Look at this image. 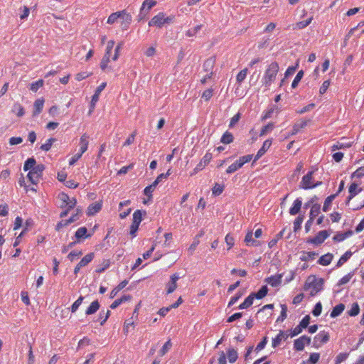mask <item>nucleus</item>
I'll use <instances>...</instances> for the list:
<instances>
[{
  "label": "nucleus",
  "instance_id": "nucleus-1",
  "mask_svg": "<svg viewBox=\"0 0 364 364\" xmlns=\"http://www.w3.org/2000/svg\"><path fill=\"white\" fill-rule=\"evenodd\" d=\"M323 279L316 278L315 276L309 277L305 284L304 289L309 291L310 295L314 296L323 289Z\"/></svg>",
  "mask_w": 364,
  "mask_h": 364
},
{
  "label": "nucleus",
  "instance_id": "nucleus-2",
  "mask_svg": "<svg viewBox=\"0 0 364 364\" xmlns=\"http://www.w3.org/2000/svg\"><path fill=\"white\" fill-rule=\"evenodd\" d=\"M279 70V64L277 62H272L268 65L262 77V83L266 87H269L274 82Z\"/></svg>",
  "mask_w": 364,
  "mask_h": 364
},
{
  "label": "nucleus",
  "instance_id": "nucleus-3",
  "mask_svg": "<svg viewBox=\"0 0 364 364\" xmlns=\"http://www.w3.org/2000/svg\"><path fill=\"white\" fill-rule=\"evenodd\" d=\"M173 18L174 16H173L166 17V14L164 12H159L149 21V26L161 28L165 23H168L171 22L173 20Z\"/></svg>",
  "mask_w": 364,
  "mask_h": 364
},
{
  "label": "nucleus",
  "instance_id": "nucleus-4",
  "mask_svg": "<svg viewBox=\"0 0 364 364\" xmlns=\"http://www.w3.org/2000/svg\"><path fill=\"white\" fill-rule=\"evenodd\" d=\"M252 157V154H248L240 157L237 160H236L234 163L228 167L226 169V173L230 174L237 171L238 169L242 168L245 164L250 162Z\"/></svg>",
  "mask_w": 364,
  "mask_h": 364
},
{
  "label": "nucleus",
  "instance_id": "nucleus-5",
  "mask_svg": "<svg viewBox=\"0 0 364 364\" xmlns=\"http://www.w3.org/2000/svg\"><path fill=\"white\" fill-rule=\"evenodd\" d=\"M314 173V171H309L306 175H304L302 177L301 181L300 182V184H299L300 188L304 189V190L311 189V188L318 186L321 183V182L314 183V178H313Z\"/></svg>",
  "mask_w": 364,
  "mask_h": 364
},
{
  "label": "nucleus",
  "instance_id": "nucleus-6",
  "mask_svg": "<svg viewBox=\"0 0 364 364\" xmlns=\"http://www.w3.org/2000/svg\"><path fill=\"white\" fill-rule=\"evenodd\" d=\"M45 167L43 164H38L35 168L30 170L27 177L33 184H37L42 176Z\"/></svg>",
  "mask_w": 364,
  "mask_h": 364
},
{
  "label": "nucleus",
  "instance_id": "nucleus-7",
  "mask_svg": "<svg viewBox=\"0 0 364 364\" xmlns=\"http://www.w3.org/2000/svg\"><path fill=\"white\" fill-rule=\"evenodd\" d=\"M213 159V155L210 152L208 151L201 159L200 162L196 165L193 170L190 173V176H194L199 171L203 170L205 167Z\"/></svg>",
  "mask_w": 364,
  "mask_h": 364
},
{
  "label": "nucleus",
  "instance_id": "nucleus-8",
  "mask_svg": "<svg viewBox=\"0 0 364 364\" xmlns=\"http://www.w3.org/2000/svg\"><path fill=\"white\" fill-rule=\"evenodd\" d=\"M156 1L154 0H144L140 9L139 14V21L142 20L148 14L149 10L156 6Z\"/></svg>",
  "mask_w": 364,
  "mask_h": 364
},
{
  "label": "nucleus",
  "instance_id": "nucleus-9",
  "mask_svg": "<svg viewBox=\"0 0 364 364\" xmlns=\"http://www.w3.org/2000/svg\"><path fill=\"white\" fill-rule=\"evenodd\" d=\"M329 235L330 234L327 230H321L318 232L314 237L308 239L307 243L319 245L322 244Z\"/></svg>",
  "mask_w": 364,
  "mask_h": 364
},
{
  "label": "nucleus",
  "instance_id": "nucleus-10",
  "mask_svg": "<svg viewBox=\"0 0 364 364\" xmlns=\"http://www.w3.org/2000/svg\"><path fill=\"white\" fill-rule=\"evenodd\" d=\"M311 339L306 336H302L294 341V348L297 351H301L304 349L305 345H309Z\"/></svg>",
  "mask_w": 364,
  "mask_h": 364
},
{
  "label": "nucleus",
  "instance_id": "nucleus-11",
  "mask_svg": "<svg viewBox=\"0 0 364 364\" xmlns=\"http://www.w3.org/2000/svg\"><path fill=\"white\" fill-rule=\"evenodd\" d=\"M314 344L316 348H318L321 344H324L329 341V333L325 331H320L314 337Z\"/></svg>",
  "mask_w": 364,
  "mask_h": 364
},
{
  "label": "nucleus",
  "instance_id": "nucleus-12",
  "mask_svg": "<svg viewBox=\"0 0 364 364\" xmlns=\"http://www.w3.org/2000/svg\"><path fill=\"white\" fill-rule=\"evenodd\" d=\"M180 279L178 273H174L170 277V281L166 284V293L170 294L177 288V281Z\"/></svg>",
  "mask_w": 364,
  "mask_h": 364
},
{
  "label": "nucleus",
  "instance_id": "nucleus-13",
  "mask_svg": "<svg viewBox=\"0 0 364 364\" xmlns=\"http://www.w3.org/2000/svg\"><path fill=\"white\" fill-rule=\"evenodd\" d=\"M119 20L122 28L127 30L132 23V17L130 14L127 13L125 10H122L121 11Z\"/></svg>",
  "mask_w": 364,
  "mask_h": 364
},
{
  "label": "nucleus",
  "instance_id": "nucleus-14",
  "mask_svg": "<svg viewBox=\"0 0 364 364\" xmlns=\"http://www.w3.org/2000/svg\"><path fill=\"white\" fill-rule=\"evenodd\" d=\"M272 143V139H267L263 142L262 147L258 150L255 156L254 162L260 159L267 152V151L270 148Z\"/></svg>",
  "mask_w": 364,
  "mask_h": 364
},
{
  "label": "nucleus",
  "instance_id": "nucleus-15",
  "mask_svg": "<svg viewBox=\"0 0 364 364\" xmlns=\"http://www.w3.org/2000/svg\"><path fill=\"white\" fill-rule=\"evenodd\" d=\"M106 85H107L106 82H102L97 87V89L95 92V94L92 97V100H91V102H90V107H92V109L95 108L96 103L99 100L100 93L105 88Z\"/></svg>",
  "mask_w": 364,
  "mask_h": 364
},
{
  "label": "nucleus",
  "instance_id": "nucleus-16",
  "mask_svg": "<svg viewBox=\"0 0 364 364\" xmlns=\"http://www.w3.org/2000/svg\"><path fill=\"white\" fill-rule=\"evenodd\" d=\"M89 139L90 136L87 134H83L80 138V149L79 152L82 154L87 150L88 144H89Z\"/></svg>",
  "mask_w": 364,
  "mask_h": 364
},
{
  "label": "nucleus",
  "instance_id": "nucleus-17",
  "mask_svg": "<svg viewBox=\"0 0 364 364\" xmlns=\"http://www.w3.org/2000/svg\"><path fill=\"white\" fill-rule=\"evenodd\" d=\"M362 188H358V186L355 183H352L349 188H348V192L349 196L347 198V203L350 202V200H352L358 193L361 192Z\"/></svg>",
  "mask_w": 364,
  "mask_h": 364
},
{
  "label": "nucleus",
  "instance_id": "nucleus-18",
  "mask_svg": "<svg viewBox=\"0 0 364 364\" xmlns=\"http://www.w3.org/2000/svg\"><path fill=\"white\" fill-rule=\"evenodd\" d=\"M282 274L272 275L265 279V282L273 287H278L282 283Z\"/></svg>",
  "mask_w": 364,
  "mask_h": 364
},
{
  "label": "nucleus",
  "instance_id": "nucleus-19",
  "mask_svg": "<svg viewBox=\"0 0 364 364\" xmlns=\"http://www.w3.org/2000/svg\"><path fill=\"white\" fill-rule=\"evenodd\" d=\"M307 123L308 122L304 119H301L300 121L295 123L293 126V129L291 133L288 135V136L296 134L307 125Z\"/></svg>",
  "mask_w": 364,
  "mask_h": 364
},
{
  "label": "nucleus",
  "instance_id": "nucleus-20",
  "mask_svg": "<svg viewBox=\"0 0 364 364\" xmlns=\"http://www.w3.org/2000/svg\"><path fill=\"white\" fill-rule=\"evenodd\" d=\"M75 237L79 242L81 239H86L91 237V234H87V229L85 227L79 228L75 232Z\"/></svg>",
  "mask_w": 364,
  "mask_h": 364
},
{
  "label": "nucleus",
  "instance_id": "nucleus-21",
  "mask_svg": "<svg viewBox=\"0 0 364 364\" xmlns=\"http://www.w3.org/2000/svg\"><path fill=\"white\" fill-rule=\"evenodd\" d=\"M102 209V203L101 202H95L90 204L87 210V215H94L97 213H98Z\"/></svg>",
  "mask_w": 364,
  "mask_h": 364
},
{
  "label": "nucleus",
  "instance_id": "nucleus-22",
  "mask_svg": "<svg viewBox=\"0 0 364 364\" xmlns=\"http://www.w3.org/2000/svg\"><path fill=\"white\" fill-rule=\"evenodd\" d=\"M353 235V231L348 230L345 232H337L333 237V240L336 242H340Z\"/></svg>",
  "mask_w": 364,
  "mask_h": 364
},
{
  "label": "nucleus",
  "instance_id": "nucleus-23",
  "mask_svg": "<svg viewBox=\"0 0 364 364\" xmlns=\"http://www.w3.org/2000/svg\"><path fill=\"white\" fill-rule=\"evenodd\" d=\"M302 205V201L301 198H296L294 203L292 206L289 209V213L291 215H295L298 214L301 210Z\"/></svg>",
  "mask_w": 364,
  "mask_h": 364
},
{
  "label": "nucleus",
  "instance_id": "nucleus-24",
  "mask_svg": "<svg viewBox=\"0 0 364 364\" xmlns=\"http://www.w3.org/2000/svg\"><path fill=\"white\" fill-rule=\"evenodd\" d=\"M45 100L43 98L37 99L34 102V110L33 112V116L38 115L43 110Z\"/></svg>",
  "mask_w": 364,
  "mask_h": 364
},
{
  "label": "nucleus",
  "instance_id": "nucleus-25",
  "mask_svg": "<svg viewBox=\"0 0 364 364\" xmlns=\"http://www.w3.org/2000/svg\"><path fill=\"white\" fill-rule=\"evenodd\" d=\"M333 258V254L328 252L320 257L317 262L322 266H327L331 264Z\"/></svg>",
  "mask_w": 364,
  "mask_h": 364
},
{
  "label": "nucleus",
  "instance_id": "nucleus-26",
  "mask_svg": "<svg viewBox=\"0 0 364 364\" xmlns=\"http://www.w3.org/2000/svg\"><path fill=\"white\" fill-rule=\"evenodd\" d=\"M288 335H286L282 331H280L279 333L277 335L275 338L272 339V346L273 348H276L279 346L281 341L283 339H287L288 338Z\"/></svg>",
  "mask_w": 364,
  "mask_h": 364
},
{
  "label": "nucleus",
  "instance_id": "nucleus-27",
  "mask_svg": "<svg viewBox=\"0 0 364 364\" xmlns=\"http://www.w3.org/2000/svg\"><path fill=\"white\" fill-rule=\"evenodd\" d=\"M11 112L15 114L17 117H21L25 114V109L21 104L16 102L13 105Z\"/></svg>",
  "mask_w": 364,
  "mask_h": 364
},
{
  "label": "nucleus",
  "instance_id": "nucleus-28",
  "mask_svg": "<svg viewBox=\"0 0 364 364\" xmlns=\"http://www.w3.org/2000/svg\"><path fill=\"white\" fill-rule=\"evenodd\" d=\"M345 309V305L343 304H339L333 307L331 311L330 316L331 318H336L341 315Z\"/></svg>",
  "mask_w": 364,
  "mask_h": 364
},
{
  "label": "nucleus",
  "instance_id": "nucleus-29",
  "mask_svg": "<svg viewBox=\"0 0 364 364\" xmlns=\"http://www.w3.org/2000/svg\"><path fill=\"white\" fill-rule=\"evenodd\" d=\"M100 303L98 302V301H92L90 305L89 306V307L86 309L85 311V314L86 315H91V314H95V312H97L98 311V309H100Z\"/></svg>",
  "mask_w": 364,
  "mask_h": 364
},
{
  "label": "nucleus",
  "instance_id": "nucleus-30",
  "mask_svg": "<svg viewBox=\"0 0 364 364\" xmlns=\"http://www.w3.org/2000/svg\"><path fill=\"white\" fill-rule=\"evenodd\" d=\"M94 257H95V254L93 252L87 254L79 262V263H78L79 266L81 267H85L94 259Z\"/></svg>",
  "mask_w": 364,
  "mask_h": 364
},
{
  "label": "nucleus",
  "instance_id": "nucleus-31",
  "mask_svg": "<svg viewBox=\"0 0 364 364\" xmlns=\"http://www.w3.org/2000/svg\"><path fill=\"white\" fill-rule=\"evenodd\" d=\"M268 293V288L267 286H262L257 293H251L253 295L254 299H262Z\"/></svg>",
  "mask_w": 364,
  "mask_h": 364
},
{
  "label": "nucleus",
  "instance_id": "nucleus-32",
  "mask_svg": "<svg viewBox=\"0 0 364 364\" xmlns=\"http://www.w3.org/2000/svg\"><path fill=\"white\" fill-rule=\"evenodd\" d=\"M353 253L351 251H346L338 259L336 264L337 267H341L345 262H346L352 256Z\"/></svg>",
  "mask_w": 364,
  "mask_h": 364
},
{
  "label": "nucleus",
  "instance_id": "nucleus-33",
  "mask_svg": "<svg viewBox=\"0 0 364 364\" xmlns=\"http://www.w3.org/2000/svg\"><path fill=\"white\" fill-rule=\"evenodd\" d=\"M318 255V253L316 252H303L302 255L300 257L301 261H311L314 259V258Z\"/></svg>",
  "mask_w": 364,
  "mask_h": 364
},
{
  "label": "nucleus",
  "instance_id": "nucleus-34",
  "mask_svg": "<svg viewBox=\"0 0 364 364\" xmlns=\"http://www.w3.org/2000/svg\"><path fill=\"white\" fill-rule=\"evenodd\" d=\"M321 205L318 203L314 204L311 206L310 213H309V219L314 220V218L318 215L320 213Z\"/></svg>",
  "mask_w": 364,
  "mask_h": 364
},
{
  "label": "nucleus",
  "instance_id": "nucleus-35",
  "mask_svg": "<svg viewBox=\"0 0 364 364\" xmlns=\"http://www.w3.org/2000/svg\"><path fill=\"white\" fill-rule=\"evenodd\" d=\"M254 297H253V295H252L251 294L245 299V301L240 304V306H238V308L240 309H247L249 308L250 306H252V304H253V301H254Z\"/></svg>",
  "mask_w": 364,
  "mask_h": 364
},
{
  "label": "nucleus",
  "instance_id": "nucleus-36",
  "mask_svg": "<svg viewBox=\"0 0 364 364\" xmlns=\"http://www.w3.org/2000/svg\"><path fill=\"white\" fill-rule=\"evenodd\" d=\"M227 357L229 363H233L238 358L237 352L233 348H229L227 350Z\"/></svg>",
  "mask_w": 364,
  "mask_h": 364
},
{
  "label": "nucleus",
  "instance_id": "nucleus-37",
  "mask_svg": "<svg viewBox=\"0 0 364 364\" xmlns=\"http://www.w3.org/2000/svg\"><path fill=\"white\" fill-rule=\"evenodd\" d=\"M233 139L234 137L232 134L227 131L223 134L220 141L223 144H229L233 141Z\"/></svg>",
  "mask_w": 364,
  "mask_h": 364
},
{
  "label": "nucleus",
  "instance_id": "nucleus-38",
  "mask_svg": "<svg viewBox=\"0 0 364 364\" xmlns=\"http://www.w3.org/2000/svg\"><path fill=\"white\" fill-rule=\"evenodd\" d=\"M337 196V194H332L329 196H328L324 201L323 205V210L324 212H327L329 210V208L331 205L332 201L336 198Z\"/></svg>",
  "mask_w": 364,
  "mask_h": 364
},
{
  "label": "nucleus",
  "instance_id": "nucleus-39",
  "mask_svg": "<svg viewBox=\"0 0 364 364\" xmlns=\"http://www.w3.org/2000/svg\"><path fill=\"white\" fill-rule=\"evenodd\" d=\"M36 161L35 160V159L33 158H29L28 159L25 163H24V165H23V170L25 171H30L31 169H33V168H35L37 165H36Z\"/></svg>",
  "mask_w": 364,
  "mask_h": 364
},
{
  "label": "nucleus",
  "instance_id": "nucleus-40",
  "mask_svg": "<svg viewBox=\"0 0 364 364\" xmlns=\"http://www.w3.org/2000/svg\"><path fill=\"white\" fill-rule=\"evenodd\" d=\"M247 73H248L247 68H244L242 70H240L236 76L237 83L240 85L246 78Z\"/></svg>",
  "mask_w": 364,
  "mask_h": 364
},
{
  "label": "nucleus",
  "instance_id": "nucleus-41",
  "mask_svg": "<svg viewBox=\"0 0 364 364\" xmlns=\"http://www.w3.org/2000/svg\"><path fill=\"white\" fill-rule=\"evenodd\" d=\"M351 146H352V143L351 142L343 143V142L338 141V142H336V144H334L331 146V150L333 151H334L338 150V149L349 148Z\"/></svg>",
  "mask_w": 364,
  "mask_h": 364
},
{
  "label": "nucleus",
  "instance_id": "nucleus-42",
  "mask_svg": "<svg viewBox=\"0 0 364 364\" xmlns=\"http://www.w3.org/2000/svg\"><path fill=\"white\" fill-rule=\"evenodd\" d=\"M110 266L109 259H103L102 263L96 268L97 273H102Z\"/></svg>",
  "mask_w": 364,
  "mask_h": 364
},
{
  "label": "nucleus",
  "instance_id": "nucleus-43",
  "mask_svg": "<svg viewBox=\"0 0 364 364\" xmlns=\"http://www.w3.org/2000/svg\"><path fill=\"white\" fill-rule=\"evenodd\" d=\"M312 19H313V17H310L306 21L297 22L294 26V29H303V28H306L307 26H309L311 23Z\"/></svg>",
  "mask_w": 364,
  "mask_h": 364
},
{
  "label": "nucleus",
  "instance_id": "nucleus-44",
  "mask_svg": "<svg viewBox=\"0 0 364 364\" xmlns=\"http://www.w3.org/2000/svg\"><path fill=\"white\" fill-rule=\"evenodd\" d=\"M121 11L111 14L107 21L108 24H113L119 20Z\"/></svg>",
  "mask_w": 364,
  "mask_h": 364
},
{
  "label": "nucleus",
  "instance_id": "nucleus-45",
  "mask_svg": "<svg viewBox=\"0 0 364 364\" xmlns=\"http://www.w3.org/2000/svg\"><path fill=\"white\" fill-rule=\"evenodd\" d=\"M353 275H354V272H350L348 273L347 274H346L345 276H343L338 282V286H342V285H344V284H347L348 282H349L350 280L353 277Z\"/></svg>",
  "mask_w": 364,
  "mask_h": 364
},
{
  "label": "nucleus",
  "instance_id": "nucleus-46",
  "mask_svg": "<svg viewBox=\"0 0 364 364\" xmlns=\"http://www.w3.org/2000/svg\"><path fill=\"white\" fill-rule=\"evenodd\" d=\"M56 141L55 138H50L47 139L45 144H43L40 149L44 151H48L53 145V144Z\"/></svg>",
  "mask_w": 364,
  "mask_h": 364
},
{
  "label": "nucleus",
  "instance_id": "nucleus-47",
  "mask_svg": "<svg viewBox=\"0 0 364 364\" xmlns=\"http://www.w3.org/2000/svg\"><path fill=\"white\" fill-rule=\"evenodd\" d=\"M253 233L252 231H248L245 237V242L247 246L256 245V242L252 238Z\"/></svg>",
  "mask_w": 364,
  "mask_h": 364
},
{
  "label": "nucleus",
  "instance_id": "nucleus-48",
  "mask_svg": "<svg viewBox=\"0 0 364 364\" xmlns=\"http://www.w3.org/2000/svg\"><path fill=\"white\" fill-rule=\"evenodd\" d=\"M202 25H198L194 28H190L186 32V36L187 37H193L200 31Z\"/></svg>",
  "mask_w": 364,
  "mask_h": 364
},
{
  "label": "nucleus",
  "instance_id": "nucleus-49",
  "mask_svg": "<svg viewBox=\"0 0 364 364\" xmlns=\"http://www.w3.org/2000/svg\"><path fill=\"white\" fill-rule=\"evenodd\" d=\"M274 127V124L272 122H270L267 124V125L264 126L259 133V136H264L268 132H270Z\"/></svg>",
  "mask_w": 364,
  "mask_h": 364
},
{
  "label": "nucleus",
  "instance_id": "nucleus-50",
  "mask_svg": "<svg viewBox=\"0 0 364 364\" xmlns=\"http://www.w3.org/2000/svg\"><path fill=\"white\" fill-rule=\"evenodd\" d=\"M172 343L171 342V340H168L162 346L161 350H159V355L160 356L164 355L171 348Z\"/></svg>",
  "mask_w": 364,
  "mask_h": 364
},
{
  "label": "nucleus",
  "instance_id": "nucleus-51",
  "mask_svg": "<svg viewBox=\"0 0 364 364\" xmlns=\"http://www.w3.org/2000/svg\"><path fill=\"white\" fill-rule=\"evenodd\" d=\"M281 314L277 319V322H282L287 316V306L286 304H281Z\"/></svg>",
  "mask_w": 364,
  "mask_h": 364
},
{
  "label": "nucleus",
  "instance_id": "nucleus-52",
  "mask_svg": "<svg viewBox=\"0 0 364 364\" xmlns=\"http://www.w3.org/2000/svg\"><path fill=\"white\" fill-rule=\"evenodd\" d=\"M43 80L40 79L34 82H32L30 85V90L34 92H36L39 88L43 87Z\"/></svg>",
  "mask_w": 364,
  "mask_h": 364
},
{
  "label": "nucleus",
  "instance_id": "nucleus-53",
  "mask_svg": "<svg viewBox=\"0 0 364 364\" xmlns=\"http://www.w3.org/2000/svg\"><path fill=\"white\" fill-rule=\"evenodd\" d=\"M142 220V213L140 210H136L133 213V221L132 223L139 225Z\"/></svg>",
  "mask_w": 364,
  "mask_h": 364
},
{
  "label": "nucleus",
  "instance_id": "nucleus-54",
  "mask_svg": "<svg viewBox=\"0 0 364 364\" xmlns=\"http://www.w3.org/2000/svg\"><path fill=\"white\" fill-rule=\"evenodd\" d=\"M284 230H282V231H280L275 237V238L272 239V240H270L268 243V246L269 248H272L273 247L274 245H277V242L279 240H280L282 237H283V234H284Z\"/></svg>",
  "mask_w": 364,
  "mask_h": 364
},
{
  "label": "nucleus",
  "instance_id": "nucleus-55",
  "mask_svg": "<svg viewBox=\"0 0 364 364\" xmlns=\"http://www.w3.org/2000/svg\"><path fill=\"white\" fill-rule=\"evenodd\" d=\"M303 76H304V71L303 70L299 71L291 83L292 88H296L297 87L299 82L301 81Z\"/></svg>",
  "mask_w": 364,
  "mask_h": 364
},
{
  "label": "nucleus",
  "instance_id": "nucleus-56",
  "mask_svg": "<svg viewBox=\"0 0 364 364\" xmlns=\"http://www.w3.org/2000/svg\"><path fill=\"white\" fill-rule=\"evenodd\" d=\"M360 312V307L358 303H353L351 306L350 311H348V314L350 316H355Z\"/></svg>",
  "mask_w": 364,
  "mask_h": 364
},
{
  "label": "nucleus",
  "instance_id": "nucleus-57",
  "mask_svg": "<svg viewBox=\"0 0 364 364\" xmlns=\"http://www.w3.org/2000/svg\"><path fill=\"white\" fill-rule=\"evenodd\" d=\"M76 203H77V200L75 198H72L67 203H65V205L63 204H61L60 205V208H68V210H71V209H73L75 205H76Z\"/></svg>",
  "mask_w": 364,
  "mask_h": 364
},
{
  "label": "nucleus",
  "instance_id": "nucleus-58",
  "mask_svg": "<svg viewBox=\"0 0 364 364\" xmlns=\"http://www.w3.org/2000/svg\"><path fill=\"white\" fill-rule=\"evenodd\" d=\"M223 191H224V186L220 185L219 183H215L212 189L213 194L215 196L220 195Z\"/></svg>",
  "mask_w": 364,
  "mask_h": 364
},
{
  "label": "nucleus",
  "instance_id": "nucleus-59",
  "mask_svg": "<svg viewBox=\"0 0 364 364\" xmlns=\"http://www.w3.org/2000/svg\"><path fill=\"white\" fill-rule=\"evenodd\" d=\"M84 297L80 296L71 306V311L75 313L82 304Z\"/></svg>",
  "mask_w": 364,
  "mask_h": 364
},
{
  "label": "nucleus",
  "instance_id": "nucleus-60",
  "mask_svg": "<svg viewBox=\"0 0 364 364\" xmlns=\"http://www.w3.org/2000/svg\"><path fill=\"white\" fill-rule=\"evenodd\" d=\"M225 241L228 245V250L231 249L234 246L235 239L231 235L228 234L225 237Z\"/></svg>",
  "mask_w": 364,
  "mask_h": 364
},
{
  "label": "nucleus",
  "instance_id": "nucleus-61",
  "mask_svg": "<svg viewBox=\"0 0 364 364\" xmlns=\"http://www.w3.org/2000/svg\"><path fill=\"white\" fill-rule=\"evenodd\" d=\"M364 176V166L357 168L352 174L351 178H362Z\"/></svg>",
  "mask_w": 364,
  "mask_h": 364
},
{
  "label": "nucleus",
  "instance_id": "nucleus-62",
  "mask_svg": "<svg viewBox=\"0 0 364 364\" xmlns=\"http://www.w3.org/2000/svg\"><path fill=\"white\" fill-rule=\"evenodd\" d=\"M109 58H110L109 55H107L105 54L104 55V56L100 62V68L102 70H105L107 68L108 63H109V60H110Z\"/></svg>",
  "mask_w": 364,
  "mask_h": 364
},
{
  "label": "nucleus",
  "instance_id": "nucleus-63",
  "mask_svg": "<svg viewBox=\"0 0 364 364\" xmlns=\"http://www.w3.org/2000/svg\"><path fill=\"white\" fill-rule=\"evenodd\" d=\"M320 358V354L318 353H312L310 354L308 362L310 364H316Z\"/></svg>",
  "mask_w": 364,
  "mask_h": 364
},
{
  "label": "nucleus",
  "instance_id": "nucleus-64",
  "mask_svg": "<svg viewBox=\"0 0 364 364\" xmlns=\"http://www.w3.org/2000/svg\"><path fill=\"white\" fill-rule=\"evenodd\" d=\"M348 353H339L335 360V364H340L342 362L345 361L348 358Z\"/></svg>",
  "mask_w": 364,
  "mask_h": 364
}]
</instances>
